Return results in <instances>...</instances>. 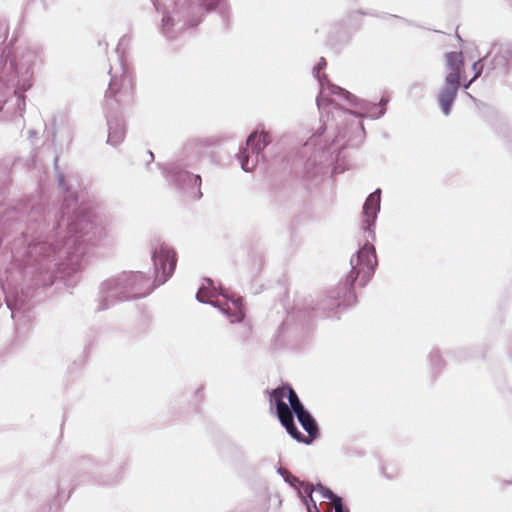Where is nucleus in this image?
I'll list each match as a JSON object with an SVG mask.
<instances>
[{"label":"nucleus","mask_w":512,"mask_h":512,"mask_svg":"<svg viewBox=\"0 0 512 512\" xmlns=\"http://www.w3.org/2000/svg\"><path fill=\"white\" fill-rule=\"evenodd\" d=\"M58 182L67 193L60 220L28 243L27 265L36 274V284L42 286L52 285L58 274L64 278L80 271L85 255L100 235L95 215L84 204L79 205L78 197L65 187L62 174Z\"/></svg>","instance_id":"obj_1"},{"label":"nucleus","mask_w":512,"mask_h":512,"mask_svg":"<svg viewBox=\"0 0 512 512\" xmlns=\"http://www.w3.org/2000/svg\"><path fill=\"white\" fill-rule=\"evenodd\" d=\"M42 54V48L36 44L16 50L9 66L0 73V111L12 94L17 97L20 112L23 111L25 100L22 93L32 86L35 70L43 62Z\"/></svg>","instance_id":"obj_2"},{"label":"nucleus","mask_w":512,"mask_h":512,"mask_svg":"<svg viewBox=\"0 0 512 512\" xmlns=\"http://www.w3.org/2000/svg\"><path fill=\"white\" fill-rule=\"evenodd\" d=\"M270 408H275L282 426L298 442L310 444L318 437L319 429L315 419L290 386L283 385L272 390Z\"/></svg>","instance_id":"obj_3"},{"label":"nucleus","mask_w":512,"mask_h":512,"mask_svg":"<svg viewBox=\"0 0 512 512\" xmlns=\"http://www.w3.org/2000/svg\"><path fill=\"white\" fill-rule=\"evenodd\" d=\"M339 100H345L348 105L355 108V110L344 109L339 105V107L347 112L345 115H339L336 112L330 114L329 120L326 117V121L323 125L318 129L317 133L313 134L309 140L305 143L306 147L317 146L319 145L318 139L319 137L326 131L337 130L338 134L332 140V143H338L340 138H345L347 136V127L346 123L349 122L350 130L354 133H364L363 124L359 121L361 118H371L378 119L382 117L386 112V104L388 103V99L382 98L379 103H372L367 100L358 99L354 95L351 94V97H337Z\"/></svg>","instance_id":"obj_4"},{"label":"nucleus","mask_w":512,"mask_h":512,"mask_svg":"<svg viewBox=\"0 0 512 512\" xmlns=\"http://www.w3.org/2000/svg\"><path fill=\"white\" fill-rule=\"evenodd\" d=\"M186 2H189V10L193 14H197L196 18L192 17L188 20L190 27L197 26L202 21L204 14L212 10L218 12L225 28L230 26L232 10L229 0H155L156 10L163 14L161 31L165 37L172 39L176 32L183 28L179 25V19H176V16Z\"/></svg>","instance_id":"obj_5"},{"label":"nucleus","mask_w":512,"mask_h":512,"mask_svg":"<svg viewBox=\"0 0 512 512\" xmlns=\"http://www.w3.org/2000/svg\"><path fill=\"white\" fill-rule=\"evenodd\" d=\"M351 270L345 283L339 291L330 292L327 299L322 303L323 310H333L335 307L350 306L355 303L356 296L353 286L358 281L359 286H365L374 275L377 266L375 248L372 244L366 243L350 259Z\"/></svg>","instance_id":"obj_6"},{"label":"nucleus","mask_w":512,"mask_h":512,"mask_svg":"<svg viewBox=\"0 0 512 512\" xmlns=\"http://www.w3.org/2000/svg\"><path fill=\"white\" fill-rule=\"evenodd\" d=\"M211 145L212 141L208 138H196L187 142L180 159L163 169V175L169 184L189 193L195 199H200L201 177L189 173L186 168L195 166Z\"/></svg>","instance_id":"obj_7"},{"label":"nucleus","mask_w":512,"mask_h":512,"mask_svg":"<svg viewBox=\"0 0 512 512\" xmlns=\"http://www.w3.org/2000/svg\"><path fill=\"white\" fill-rule=\"evenodd\" d=\"M152 290L149 279L142 272H122L100 284L96 309L104 311L118 302L145 297Z\"/></svg>","instance_id":"obj_8"},{"label":"nucleus","mask_w":512,"mask_h":512,"mask_svg":"<svg viewBox=\"0 0 512 512\" xmlns=\"http://www.w3.org/2000/svg\"><path fill=\"white\" fill-rule=\"evenodd\" d=\"M445 61L446 75L437 99L442 112L448 116L451 113L459 88L463 87L464 90H467L474 81H472V78L468 82L465 81L462 52L446 53Z\"/></svg>","instance_id":"obj_9"},{"label":"nucleus","mask_w":512,"mask_h":512,"mask_svg":"<svg viewBox=\"0 0 512 512\" xmlns=\"http://www.w3.org/2000/svg\"><path fill=\"white\" fill-rule=\"evenodd\" d=\"M130 41L128 36H123L115 49L118 56V67H110L111 80L107 90L108 105L112 104L111 99L113 97L122 102H132L133 100L134 78L125 59Z\"/></svg>","instance_id":"obj_10"},{"label":"nucleus","mask_w":512,"mask_h":512,"mask_svg":"<svg viewBox=\"0 0 512 512\" xmlns=\"http://www.w3.org/2000/svg\"><path fill=\"white\" fill-rule=\"evenodd\" d=\"M326 67L324 58H320L318 64L313 69V74L318 80L320 86V93L316 99V104L321 112L322 120L324 117L329 119L330 114L334 115L336 112L339 115H345L347 112L343 111L339 104L336 102L337 97H351V93L339 86L332 84L325 75H320V70Z\"/></svg>","instance_id":"obj_11"},{"label":"nucleus","mask_w":512,"mask_h":512,"mask_svg":"<svg viewBox=\"0 0 512 512\" xmlns=\"http://www.w3.org/2000/svg\"><path fill=\"white\" fill-rule=\"evenodd\" d=\"M220 294L223 297H228L224 290L220 288L218 292L213 281L211 279H205L204 283L198 289L196 294V299L200 303L210 304L214 307L218 308L223 314H225L231 323L241 322L244 318L243 312V301L241 297L231 298V305L225 303V305H220V303L214 300L217 295Z\"/></svg>","instance_id":"obj_12"},{"label":"nucleus","mask_w":512,"mask_h":512,"mask_svg":"<svg viewBox=\"0 0 512 512\" xmlns=\"http://www.w3.org/2000/svg\"><path fill=\"white\" fill-rule=\"evenodd\" d=\"M271 143L269 132L262 129L252 132L246 140V148H241L238 153V160L245 172H251L263 157L262 151Z\"/></svg>","instance_id":"obj_13"},{"label":"nucleus","mask_w":512,"mask_h":512,"mask_svg":"<svg viewBox=\"0 0 512 512\" xmlns=\"http://www.w3.org/2000/svg\"><path fill=\"white\" fill-rule=\"evenodd\" d=\"M152 261L155 268V282L164 284L173 274L177 259L175 251L166 243H157L152 251Z\"/></svg>","instance_id":"obj_14"},{"label":"nucleus","mask_w":512,"mask_h":512,"mask_svg":"<svg viewBox=\"0 0 512 512\" xmlns=\"http://www.w3.org/2000/svg\"><path fill=\"white\" fill-rule=\"evenodd\" d=\"M111 103H107V93L105 94L104 109L106 112L107 125H108V138L107 143L112 146H118L121 144L126 135L125 122L122 117L117 114V111L121 106L129 104L130 102L117 101L114 97L111 99Z\"/></svg>","instance_id":"obj_15"},{"label":"nucleus","mask_w":512,"mask_h":512,"mask_svg":"<svg viewBox=\"0 0 512 512\" xmlns=\"http://www.w3.org/2000/svg\"><path fill=\"white\" fill-rule=\"evenodd\" d=\"M509 46V43L501 44L497 51L489 56L486 65V75L491 76H504L512 69V53L506 52L505 49Z\"/></svg>","instance_id":"obj_16"},{"label":"nucleus","mask_w":512,"mask_h":512,"mask_svg":"<svg viewBox=\"0 0 512 512\" xmlns=\"http://www.w3.org/2000/svg\"><path fill=\"white\" fill-rule=\"evenodd\" d=\"M380 203H381V189H376L374 192L368 195L366 201L363 205V214L365 220L364 224V233L367 239L375 238L374 233V225L377 219V215L380 211Z\"/></svg>","instance_id":"obj_17"},{"label":"nucleus","mask_w":512,"mask_h":512,"mask_svg":"<svg viewBox=\"0 0 512 512\" xmlns=\"http://www.w3.org/2000/svg\"><path fill=\"white\" fill-rule=\"evenodd\" d=\"M5 300L7 307L11 310L12 317L15 319L18 314L24 310V302L21 296L12 295L10 292L5 291Z\"/></svg>","instance_id":"obj_18"},{"label":"nucleus","mask_w":512,"mask_h":512,"mask_svg":"<svg viewBox=\"0 0 512 512\" xmlns=\"http://www.w3.org/2000/svg\"><path fill=\"white\" fill-rule=\"evenodd\" d=\"M429 362L432 366V369L435 372H439L444 366V362L441 358V355L438 350L433 349L429 354Z\"/></svg>","instance_id":"obj_19"},{"label":"nucleus","mask_w":512,"mask_h":512,"mask_svg":"<svg viewBox=\"0 0 512 512\" xmlns=\"http://www.w3.org/2000/svg\"><path fill=\"white\" fill-rule=\"evenodd\" d=\"M296 488H298L300 495L305 494V496L302 497L303 500L306 498L308 501L313 502L312 493L315 491V487L312 484L300 481Z\"/></svg>","instance_id":"obj_20"},{"label":"nucleus","mask_w":512,"mask_h":512,"mask_svg":"<svg viewBox=\"0 0 512 512\" xmlns=\"http://www.w3.org/2000/svg\"><path fill=\"white\" fill-rule=\"evenodd\" d=\"M315 490L319 491L323 498L329 499L333 504L342 499L340 496L336 495L332 490L323 486L322 484H318Z\"/></svg>","instance_id":"obj_21"},{"label":"nucleus","mask_w":512,"mask_h":512,"mask_svg":"<svg viewBox=\"0 0 512 512\" xmlns=\"http://www.w3.org/2000/svg\"><path fill=\"white\" fill-rule=\"evenodd\" d=\"M315 490L319 491L323 498L329 499L333 504L342 499L340 496L336 495L332 490L323 486L322 484H318Z\"/></svg>","instance_id":"obj_22"},{"label":"nucleus","mask_w":512,"mask_h":512,"mask_svg":"<svg viewBox=\"0 0 512 512\" xmlns=\"http://www.w3.org/2000/svg\"><path fill=\"white\" fill-rule=\"evenodd\" d=\"M315 490L319 491L323 498L329 499L333 504L342 499L340 496L336 495L332 490L323 486L322 484H318Z\"/></svg>","instance_id":"obj_23"},{"label":"nucleus","mask_w":512,"mask_h":512,"mask_svg":"<svg viewBox=\"0 0 512 512\" xmlns=\"http://www.w3.org/2000/svg\"><path fill=\"white\" fill-rule=\"evenodd\" d=\"M315 490L319 491L323 498L329 499L333 504L342 499L340 496L336 495L332 490L323 486L322 484H318Z\"/></svg>","instance_id":"obj_24"},{"label":"nucleus","mask_w":512,"mask_h":512,"mask_svg":"<svg viewBox=\"0 0 512 512\" xmlns=\"http://www.w3.org/2000/svg\"><path fill=\"white\" fill-rule=\"evenodd\" d=\"M489 56H485L482 59H479L478 61L474 62L472 65V70L474 71V75L472 77V81H475L477 78H479L483 72L484 67L487 65V60Z\"/></svg>","instance_id":"obj_25"},{"label":"nucleus","mask_w":512,"mask_h":512,"mask_svg":"<svg viewBox=\"0 0 512 512\" xmlns=\"http://www.w3.org/2000/svg\"><path fill=\"white\" fill-rule=\"evenodd\" d=\"M278 473L283 477L284 481L289 483L293 487H297L298 483H300V480L292 475L288 470L284 468H279Z\"/></svg>","instance_id":"obj_26"},{"label":"nucleus","mask_w":512,"mask_h":512,"mask_svg":"<svg viewBox=\"0 0 512 512\" xmlns=\"http://www.w3.org/2000/svg\"><path fill=\"white\" fill-rule=\"evenodd\" d=\"M304 503L307 507L308 512H320L318 509L316 502L313 500V502L308 501V499H304Z\"/></svg>","instance_id":"obj_27"},{"label":"nucleus","mask_w":512,"mask_h":512,"mask_svg":"<svg viewBox=\"0 0 512 512\" xmlns=\"http://www.w3.org/2000/svg\"><path fill=\"white\" fill-rule=\"evenodd\" d=\"M335 512H349L343 505L342 499L333 504Z\"/></svg>","instance_id":"obj_28"},{"label":"nucleus","mask_w":512,"mask_h":512,"mask_svg":"<svg viewBox=\"0 0 512 512\" xmlns=\"http://www.w3.org/2000/svg\"><path fill=\"white\" fill-rule=\"evenodd\" d=\"M423 89L422 87V84L420 83H413L410 87H409V92L411 94H413L414 92H421Z\"/></svg>","instance_id":"obj_29"},{"label":"nucleus","mask_w":512,"mask_h":512,"mask_svg":"<svg viewBox=\"0 0 512 512\" xmlns=\"http://www.w3.org/2000/svg\"><path fill=\"white\" fill-rule=\"evenodd\" d=\"M53 128H54V129H53L52 140H53V142H56V141L58 140V139H57V138H58V136H57V134H58V130L55 128V124L53 125Z\"/></svg>","instance_id":"obj_30"},{"label":"nucleus","mask_w":512,"mask_h":512,"mask_svg":"<svg viewBox=\"0 0 512 512\" xmlns=\"http://www.w3.org/2000/svg\"><path fill=\"white\" fill-rule=\"evenodd\" d=\"M66 141L67 142H70L71 141V129L69 127L66 128Z\"/></svg>","instance_id":"obj_31"},{"label":"nucleus","mask_w":512,"mask_h":512,"mask_svg":"<svg viewBox=\"0 0 512 512\" xmlns=\"http://www.w3.org/2000/svg\"><path fill=\"white\" fill-rule=\"evenodd\" d=\"M505 51L512 53V43H509V46L505 49Z\"/></svg>","instance_id":"obj_32"},{"label":"nucleus","mask_w":512,"mask_h":512,"mask_svg":"<svg viewBox=\"0 0 512 512\" xmlns=\"http://www.w3.org/2000/svg\"><path fill=\"white\" fill-rule=\"evenodd\" d=\"M148 154H149L150 159L153 160V158H154L153 153L151 151H149Z\"/></svg>","instance_id":"obj_33"},{"label":"nucleus","mask_w":512,"mask_h":512,"mask_svg":"<svg viewBox=\"0 0 512 512\" xmlns=\"http://www.w3.org/2000/svg\"><path fill=\"white\" fill-rule=\"evenodd\" d=\"M326 147H327V144H326V143H325L323 146H322V145L320 146V148H321V149H324V148H326Z\"/></svg>","instance_id":"obj_34"},{"label":"nucleus","mask_w":512,"mask_h":512,"mask_svg":"<svg viewBox=\"0 0 512 512\" xmlns=\"http://www.w3.org/2000/svg\"><path fill=\"white\" fill-rule=\"evenodd\" d=\"M466 94H467V96H468V97H470V98L474 99V98L471 96V94H470V93H466Z\"/></svg>","instance_id":"obj_35"}]
</instances>
